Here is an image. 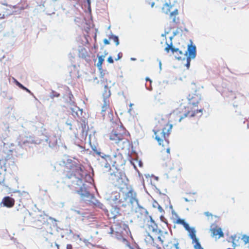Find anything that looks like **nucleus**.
<instances>
[{"mask_svg": "<svg viewBox=\"0 0 249 249\" xmlns=\"http://www.w3.org/2000/svg\"><path fill=\"white\" fill-rule=\"evenodd\" d=\"M110 179L114 185L119 189L122 197L119 200V206L125 211H131L134 205L138 204L136 193L130 187L124 174L117 170L111 173Z\"/></svg>", "mask_w": 249, "mask_h": 249, "instance_id": "f257e3e1", "label": "nucleus"}, {"mask_svg": "<svg viewBox=\"0 0 249 249\" xmlns=\"http://www.w3.org/2000/svg\"><path fill=\"white\" fill-rule=\"evenodd\" d=\"M69 167V170L67 172V176L69 178L72 177L74 178V179L72 182L71 187L80 196L81 200L90 205L100 206L102 205L96 199L94 195L88 191L85 184L83 182L82 178L84 176L83 166L81 164L74 162L71 163Z\"/></svg>", "mask_w": 249, "mask_h": 249, "instance_id": "f03ea898", "label": "nucleus"}, {"mask_svg": "<svg viewBox=\"0 0 249 249\" xmlns=\"http://www.w3.org/2000/svg\"><path fill=\"white\" fill-rule=\"evenodd\" d=\"M190 93L187 99L188 104L186 106H181L179 108L174 111L179 122L186 117H199L202 115L203 109H195L201 99V94L198 92L195 84H191Z\"/></svg>", "mask_w": 249, "mask_h": 249, "instance_id": "7ed1b4c3", "label": "nucleus"}, {"mask_svg": "<svg viewBox=\"0 0 249 249\" xmlns=\"http://www.w3.org/2000/svg\"><path fill=\"white\" fill-rule=\"evenodd\" d=\"M109 139L115 144L118 150H129L132 145L131 136L123 126L118 125L109 134Z\"/></svg>", "mask_w": 249, "mask_h": 249, "instance_id": "20e7f679", "label": "nucleus"}, {"mask_svg": "<svg viewBox=\"0 0 249 249\" xmlns=\"http://www.w3.org/2000/svg\"><path fill=\"white\" fill-rule=\"evenodd\" d=\"M172 127L169 121L165 119H161L157 123L153 131L159 145L164 146L169 143L168 138L171 132Z\"/></svg>", "mask_w": 249, "mask_h": 249, "instance_id": "39448f33", "label": "nucleus"}, {"mask_svg": "<svg viewBox=\"0 0 249 249\" xmlns=\"http://www.w3.org/2000/svg\"><path fill=\"white\" fill-rule=\"evenodd\" d=\"M110 91L107 89L103 94L104 103L102 106L101 114L104 119L111 121L113 118V113L111 107H110Z\"/></svg>", "mask_w": 249, "mask_h": 249, "instance_id": "423d86ee", "label": "nucleus"}, {"mask_svg": "<svg viewBox=\"0 0 249 249\" xmlns=\"http://www.w3.org/2000/svg\"><path fill=\"white\" fill-rule=\"evenodd\" d=\"M162 12L166 15H169V19L176 24L179 23L178 17V11L177 9H174L173 6L167 3H165L161 9Z\"/></svg>", "mask_w": 249, "mask_h": 249, "instance_id": "0eeeda50", "label": "nucleus"}, {"mask_svg": "<svg viewBox=\"0 0 249 249\" xmlns=\"http://www.w3.org/2000/svg\"><path fill=\"white\" fill-rule=\"evenodd\" d=\"M176 223L183 225L185 229L189 232V235L192 240L194 248L200 244L198 239L196 236V231L194 227L190 228L189 224L185 222L184 220L180 218L177 219Z\"/></svg>", "mask_w": 249, "mask_h": 249, "instance_id": "6e6552de", "label": "nucleus"}, {"mask_svg": "<svg viewBox=\"0 0 249 249\" xmlns=\"http://www.w3.org/2000/svg\"><path fill=\"white\" fill-rule=\"evenodd\" d=\"M164 50L167 53L171 50L175 57L178 60H185L188 55V50H182L178 48H175L172 43L167 44Z\"/></svg>", "mask_w": 249, "mask_h": 249, "instance_id": "1a4fd4ad", "label": "nucleus"}, {"mask_svg": "<svg viewBox=\"0 0 249 249\" xmlns=\"http://www.w3.org/2000/svg\"><path fill=\"white\" fill-rule=\"evenodd\" d=\"M97 154L105 159L107 161H109L110 162L108 164L115 167L116 168L124 164V160L122 155L120 154L101 156V153L99 152L97 153Z\"/></svg>", "mask_w": 249, "mask_h": 249, "instance_id": "9d476101", "label": "nucleus"}, {"mask_svg": "<svg viewBox=\"0 0 249 249\" xmlns=\"http://www.w3.org/2000/svg\"><path fill=\"white\" fill-rule=\"evenodd\" d=\"M188 55L187 58H185V60H186L187 61L186 66L187 68H189L191 60L195 58L196 56V47L195 45H193L192 44L189 45L188 46Z\"/></svg>", "mask_w": 249, "mask_h": 249, "instance_id": "9b49d317", "label": "nucleus"}, {"mask_svg": "<svg viewBox=\"0 0 249 249\" xmlns=\"http://www.w3.org/2000/svg\"><path fill=\"white\" fill-rule=\"evenodd\" d=\"M210 231L213 237L216 238H220L224 236V233L221 229L215 224H212L211 226Z\"/></svg>", "mask_w": 249, "mask_h": 249, "instance_id": "f8f14e48", "label": "nucleus"}, {"mask_svg": "<svg viewBox=\"0 0 249 249\" xmlns=\"http://www.w3.org/2000/svg\"><path fill=\"white\" fill-rule=\"evenodd\" d=\"M145 230L147 232H157L158 226L151 217L147 220Z\"/></svg>", "mask_w": 249, "mask_h": 249, "instance_id": "ddd939ff", "label": "nucleus"}, {"mask_svg": "<svg viewBox=\"0 0 249 249\" xmlns=\"http://www.w3.org/2000/svg\"><path fill=\"white\" fill-rule=\"evenodd\" d=\"M3 205L7 208L13 207L15 205V199L10 196H5L2 199Z\"/></svg>", "mask_w": 249, "mask_h": 249, "instance_id": "4468645a", "label": "nucleus"}, {"mask_svg": "<svg viewBox=\"0 0 249 249\" xmlns=\"http://www.w3.org/2000/svg\"><path fill=\"white\" fill-rule=\"evenodd\" d=\"M121 195H122V193L120 194L117 192H112L110 196V199L112 201L117 202L119 205V200L122 197H121Z\"/></svg>", "mask_w": 249, "mask_h": 249, "instance_id": "2eb2a0df", "label": "nucleus"}, {"mask_svg": "<svg viewBox=\"0 0 249 249\" xmlns=\"http://www.w3.org/2000/svg\"><path fill=\"white\" fill-rule=\"evenodd\" d=\"M107 54V53H105L104 55H98V61L97 63V67L100 70L102 69V64L104 61V58Z\"/></svg>", "mask_w": 249, "mask_h": 249, "instance_id": "dca6fc26", "label": "nucleus"}, {"mask_svg": "<svg viewBox=\"0 0 249 249\" xmlns=\"http://www.w3.org/2000/svg\"><path fill=\"white\" fill-rule=\"evenodd\" d=\"M119 209L116 208H113L110 211V213H108V216L109 218L115 219L117 215H119Z\"/></svg>", "mask_w": 249, "mask_h": 249, "instance_id": "f3484780", "label": "nucleus"}, {"mask_svg": "<svg viewBox=\"0 0 249 249\" xmlns=\"http://www.w3.org/2000/svg\"><path fill=\"white\" fill-rule=\"evenodd\" d=\"M147 234L145 236V241L147 244H152L153 245L154 244H156L154 243V238L152 237V236L150 235L149 232H147Z\"/></svg>", "mask_w": 249, "mask_h": 249, "instance_id": "a211bd4d", "label": "nucleus"}, {"mask_svg": "<svg viewBox=\"0 0 249 249\" xmlns=\"http://www.w3.org/2000/svg\"><path fill=\"white\" fill-rule=\"evenodd\" d=\"M241 240L246 248L249 249V236L244 234L242 236Z\"/></svg>", "mask_w": 249, "mask_h": 249, "instance_id": "6ab92c4d", "label": "nucleus"}, {"mask_svg": "<svg viewBox=\"0 0 249 249\" xmlns=\"http://www.w3.org/2000/svg\"><path fill=\"white\" fill-rule=\"evenodd\" d=\"M79 51V55L81 56L82 57H86L87 55V52L86 51V49L85 48H81Z\"/></svg>", "mask_w": 249, "mask_h": 249, "instance_id": "aec40b11", "label": "nucleus"}, {"mask_svg": "<svg viewBox=\"0 0 249 249\" xmlns=\"http://www.w3.org/2000/svg\"><path fill=\"white\" fill-rule=\"evenodd\" d=\"M109 39L112 40L116 44V45H118L119 44V41L118 37L114 36V35H111L109 37Z\"/></svg>", "mask_w": 249, "mask_h": 249, "instance_id": "412c9836", "label": "nucleus"}, {"mask_svg": "<svg viewBox=\"0 0 249 249\" xmlns=\"http://www.w3.org/2000/svg\"><path fill=\"white\" fill-rule=\"evenodd\" d=\"M81 128H82V133H84L85 132H87L88 129V126L87 124H86L85 122H84L83 124H81Z\"/></svg>", "mask_w": 249, "mask_h": 249, "instance_id": "4be33fe9", "label": "nucleus"}, {"mask_svg": "<svg viewBox=\"0 0 249 249\" xmlns=\"http://www.w3.org/2000/svg\"><path fill=\"white\" fill-rule=\"evenodd\" d=\"M60 96V94L55 91L52 90L51 92L50 97L52 99L54 97H58Z\"/></svg>", "mask_w": 249, "mask_h": 249, "instance_id": "5701e85b", "label": "nucleus"}, {"mask_svg": "<svg viewBox=\"0 0 249 249\" xmlns=\"http://www.w3.org/2000/svg\"><path fill=\"white\" fill-rule=\"evenodd\" d=\"M204 214L209 219L211 218L213 219V215L209 212H206L204 213Z\"/></svg>", "mask_w": 249, "mask_h": 249, "instance_id": "b1692460", "label": "nucleus"}, {"mask_svg": "<svg viewBox=\"0 0 249 249\" xmlns=\"http://www.w3.org/2000/svg\"><path fill=\"white\" fill-rule=\"evenodd\" d=\"M146 2L148 4L150 5L151 7H153L155 4V2L151 1V0H148L146 1Z\"/></svg>", "mask_w": 249, "mask_h": 249, "instance_id": "393cba45", "label": "nucleus"}, {"mask_svg": "<svg viewBox=\"0 0 249 249\" xmlns=\"http://www.w3.org/2000/svg\"><path fill=\"white\" fill-rule=\"evenodd\" d=\"M16 84L17 86H18L20 88L22 89H25V87L24 86H23L21 84H20L19 82H18V81H16Z\"/></svg>", "mask_w": 249, "mask_h": 249, "instance_id": "a878e982", "label": "nucleus"}, {"mask_svg": "<svg viewBox=\"0 0 249 249\" xmlns=\"http://www.w3.org/2000/svg\"><path fill=\"white\" fill-rule=\"evenodd\" d=\"M107 61L109 63H113L114 60L111 56H109L107 59Z\"/></svg>", "mask_w": 249, "mask_h": 249, "instance_id": "bb28decb", "label": "nucleus"}, {"mask_svg": "<svg viewBox=\"0 0 249 249\" xmlns=\"http://www.w3.org/2000/svg\"><path fill=\"white\" fill-rule=\"evenodd\" d=\"M123 56V54L122 53H119L118 54V57L117 58H116L115 59V60L117 61V60H118L119 59H120L121 58H122Z\"/></svg>", "mask_w": 249, "mask_h": 249, "instance_id": "cd10ccee", "label": "nucleus"}, {"mask_svg": "<svg viewBox=\"0 0 249 249\" xmlns=\"http://www.w3.org/2000/svg\"><path fill=\"white\" fill-rule=\"evenodd\" d=\"M116 225H118L119 227L121 228L122 226H125V225L124 224V222L121 221L120 223H117Z\"/></svg>", "mask_w": 249, "mask_h": 249, "instance_id": "c85d7f7f", "label": "nucleus"}, {"mask_svg": "<svg viewBox=\"0 0 249 249\" xmlns=\"http://www.w3.org/2000/svg\"><path fill=\"white\" fill-rule=\"evenodd\" d=\"M21 144H25L26 143H29L30 142L28 141H21V142H20Z\"/></svg>", "mask_w": 249, "mask_h": 249, "instance_id": "c756f323", "label": "nucleus"}, {"mask_svg": "<svg viewBox=\"0 0 249 249\" xmlns=\"http://www.w3.org/2000/svg\"><path fill=\"white\" fill-rule=\"evenodd\" d=\"M195 249H204V248L201 246V244L198 246L194 248Z\"/></svg>", "mask_w": 249, "mask_h": 249, "instance_id": "7c9ffc66", "label": "nucleus"}, {"mask_svg": "<svg viewBox=\"0 0 249 249\" xmlns=\"http://www.w3.org/2000/svg\"><path fill=\"white\" fill-rule=\"evenodd\" d=\"M178 245L179 244L178 242L174 244V246L176 248V249H179Z\"/></svg>", "mask_w": 249, "mask_h": 249, "instance_id": "2f4dec72", "label": "nucleus"}, {"mask_svg": "<svg viewBox=\"0 0 249 249\" xmlns=\"http://www.w3.org/2000/svg\"><path fill=\"white\" fill-rule=\"evenodd\" d=\"M104 43L105 45H108L109 44V42L107 39H105L104 40Z\"/></svg>", "mask_w": 249, "mask_h": 249, "instance_id": "473e14b6", "label": "nucleus"}, {"mask_svg": "<svg viewBox=\"0 0 249 249\" xmlns=\"http://www.w3.org/2000/svg\"><path fill=\"white\" fill-rule=\"evenodd\" d=\"M158 240L160 242L161 244H163L164 241L161 239L160 236H159L158 238Z\"/></svg>", "mask_w": 249, "mask_h": 249, "instance_id": "72a5a7b5", "label": "nucleus"}, {"mask_svg": "<svg viewBox=\"0 0 249 249\" xmlns=\"http://www.w3.org/2000/svg\"><path fill=\"white\" fill-rule=\"evenodd\" d=\"M153 246L156 247L157 249H162L160 247H159L157 244H154Z\"/></svg>", "mask_w": 249, "mask_h": 249, "instance_id": "f704fd0d", "label": "nucleus"}, {"mask_svg": "<svg viewBox=\"0 0 249 249\" xmlns=\"http://www.w3.org/2000/svg\"><path fill=\"white\" fill-rule=\"evenodd\" d=\"M72 246L71 244H68L67 245V249H72Z\"/></svg>", "mask_w": 249, "mask_h": 249, "instance_id": "c9c22d12", "label": "nucleus"}, {"mask_svg": "<svg viewBox=\"0 0 249 249\" xmlns=\"http://www.w3.org/2000/svg\"><path fill=\"white\" fill-rule=\"evenodd\" d=\"M113 232V230L112 227H110V231L108 232L109 233L112 234Z\"/></svg>", "mask_w": 249, "mask_h": 249, "instance_id": "e433bc0d", "label": "nucleus"}, {"mask_svg": "<svg viewBox=\"0 0 249 249\" xmlns=\"http://www.w3.org/2000/svg\"><path fill=\"white\" fill-rule=\"evenodd\" d=\"M158 208H159V211H160V212H163V211H163V209H162V208H161V207H160V206H159Z\"/></svg>", "mask_w": 249, "mask_h": 249, "instance_id": "4c0bfd02", "label": "nucleus"}, {"mask_svg": "<svg viewBox=\"0 0 249 249\" xmlns=\"http://www.w3.org/2000/svg\"><path fill=\"white\" fill-rule=\"evenodd\" d=\"M4 18V15H2L1 16V14H0V18Z\"/></svg>", "mask_w": 249, "mask_h": 249, "instance_id": "58836bf2", "label": "nucleus"}, {"mask_svg": "<svg viewBox=\"0 0 249 249\" xmlns=\"http://www.w3.org/2000/svg\"><path fill=\"white\" fill-rule=\"evenodd\" d=\"M146 80L150 81V83L151 82V80L149 78H146Z\"/></svg>", "mask_w": 249, "mask_h": 249, "instance_id": "ea45409f", "label": "nucleus"}, {"mask_svg": "<svg viewBox=\"0 0 249 249\" xmlns=\"http://www.w3.org/2000/svg\"><path fill=\"white\" fill-rule=\"evenodd\" d=\"M23 89L27 91L30 92V90L28 89H27L26 87H25V89Z\"/></svg>", "mask_w": 249, "mask_h": 249, "instance_id": "a19ab883", "label": "nucleus"}, {"mask_svg": "<svg viewBox=\"0 0 249 249\" xmlns=\"http://www.w3.org/2000/svg\"><path fill=\"white\" fill-rule=\"evenodd\" d=\"M169 151H170V149H169V148H168V149H167V152L168 153H169Z\"/></svg>", "mask_w": 249, "mask_h": 249, "instance_id": "79ce46f5", "label": "nucleus"}, {"mask_svg": "<svg viewBox=\"0 0 249 249\" xmlns=\"http://www.w3.org/2000/svg\"><path fill=\"white\" fill-rule=\"evenodd\" d=\"M88 2L89 3L90 1V0H87Z\"/></svg>", "mask_w": 249, "mask_h": 249, "instance_id": "37998d69", "label": "nucleus"}]
</instances>
